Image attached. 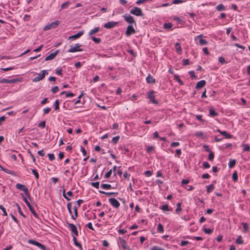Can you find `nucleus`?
<instances>
[{
	"instance_id": "obj_1",
	"label": "nucleus",
	"mask_w": 250,
	"mask_h": 250,
	"mask_svg": "<svg viewBox=\"0 0 250 250\" xmlns=\"http://www.w3.org/2000/svg\"><path fill=\"white\" fill-rule=\"evenodd\" d=\"M67 209H68V212H69V214L71 216V218L73 220H76L77 217H78V207H77V206H74L73 207V210H74V215L72 214V209H71V208H72V204H71V203L70 202V203H68L67 204Z\"/></svg>"
},
{
	"instance_id": "obj_2",
	"label": "nucleus",
	"mask_w": 250,
	"mask_h": 250,
	"mask_svg": "<svg viewBox=\"0 0 250 250\" xmlns=\"http://www.w3.org/2000/svg\"><path fill=\"white\" fill-rule=\"evenodd\" d=\"M48 74V72L47 70H42L41 71V72L40 73L38 74L37 77H35L33 79V82H38L43 80L44 79V78L45 77V75H47Z\"/></svg>"
},
{
	"instance_id": "obj_3",
	"label": "nucleus",
	"mask_w": 250,
	"mask_h": 250,
	"mask_svg": "<svg viewBox=\"0 0 250 250\" xmlns=\"http://www.w3.org/2000/svg\"><path fill=\"white\" fill-rule=\"evenodd\" d=\"M118 244L120 245L124 250H130V249L127 245L126 241L123 238L119 237L118 238Z\"/></svg>"
},
{
	"instance_id": "obj_4",
	"label": "nucleus",
	"mask_w": 250,
	"mask_h": 250,
	"mask_svg": "<svg viewBox=\"0 0 250 250\" xmlns=\"http://www.w3.org/2000/svg\"><path fill=\"white\" fill-rule=\"evenodd\" d=\"M16 188L17 189L23 191L24 192V193L25 194V195L27 197H28V198L29 199L30 198V195H29V192H28V189L27 188L25 185L18 183L16 185Z\"/></svg>"
},
{
	"instance_id": "obj_5",
	"label": "nucleus",
	"mask_w": 250,
	"mask_h": 250,
	"mask_svg": "<svg viewBox=\"0 0 250 250\" xmlns=\"http://www.w3.org/2000/svg\"><path fill=\"white\" fill-rule=\"evenodd\" d=\"M60 21H55L52 22L50 24H47L45 25L43 28L44 30H49L51 29L56 28L60 24Z\"/></svg>"
},
{
	"instance_id": "obj_6",
	"label": "nucleus",
	"mask_w": 250,
	"mask_h": 250,
	"mask_svg": "<svg viewBox=\"0 0 250 250\" xmlns=\"http://www.w3.org/2000/svg\"><path fill=\"white\" fill-rule=\"evenodd\" d=\"M130 13L136 16H142L143 15L142 9L138 7H134L130 10Z\"/></svg>"
},
{
	"instance_id": "obj_7",
	"label": "nucleus",
	"mask_w": 250,
	"mask_h": 250,
	"mask_svg": "<svg viewBox=\"0 0 250 250\" xmlns=\"http://www.w3.org/2000/svg\"><path fill=\"white\" fill-rule=\"evenodd\" d=\"M82 45L79 43H77L74 46H71L69 49L67 51L69 53H74L76 52H81L83 51L82 49L80 48Z\"/></svg>"
},
{
	"instance_id": "obj_8",
	"label": "nucleus",
	"mask_w": 250,
	"mask_h": 250,
	"mask_svg": "<svg viewBox=\"0 0 250 250\" xmlns=\"http://www.w3.org/2000/svg\"><path fill=\"white\" fill-rule=\"evenodd\" d=\"M147 97L149 99L151 103L157 104H158V102L155 99V92L152 90L147 93Z\"/></svg>"
},
{
	"instance_id": "obj_9",
	"label": "nucleus",
	"mask_w": 250,
	"mask_h": 250,
	"mask_svg": "<svg viewBox=\"0 0 250 250\" xmlns=\"http://www.w3.org/2000/svg\"><path fill=\"white\" fill-rule=\"evenodd\" d=\"M125 21L129 24L134 23L136 24V22L133 17L129 14H125L123 16Z\"/></svg>"
},
{
	"instance_id": "obj_10",
	"label": "nucleus",
	"mask_w": 250,
	"mask_h": 250,
	"mask_svg": "<svg viewBox=\"0 0 250 250\" xmlns=\"http://www.w3.org/2000/svg\"><path fill=\"white\" fill-rule=\"evenodd\" d=\"M203 35L200 34L195 37V41L197 43H199L201 45H206L208 43V42L205 40L202 39Z\"/></svg>"
},
{
	"instance_id": "obj_11",
	"label": "nucleus",
	"mask_w": 250,
	"mask_h": 250,
	"mask_svg": "<svg viewBox=\"0 0 250 250\" xmlns=\"http://www.w3.org/2000/svg\"><path fill=\"white\" fill-rule=\"evenodd\" d=\"M28 243L29 244H33V245H34L37 246L39 248H40L42 250H46V248L41 243H40L36 241H35V240H32V239H30L28 241Z\"/></svg>"
},
{
	"instance_id": "obj_12",
	"label": "nucleus",
	"mask_w": 250,
	"mask_h": 250,
	"mask_svg": "<svg viewBox=\"0 0 250 250\" xmlns=\"http://www.w3.org/2000/svg\"><path fill=\"white\" fill-rule=\"evenodd\" d=\"M28 243L29 244H33V245H34L37 246L39 248H40L42 250H46V248L41 243H40L36 241H35V240H32V239H30L28 241Z\"/></svg>"
},
{
	"instance_id": "obj_13",
	"label": "nucleus",
	"mask_w": 250,
	"mask_h": 250,
	"mask_svg": "<svg viewBox=\"0 0 250 250\" xmlns=\"http://www.w3.org/2000/svg\"><path fill=\"white\" fill-rule=\"evenodd\" d=\"M136 33L135 29L132 25H129L126 29L125 32V35L127 37L130 36L132 34H134Z\"/></svg>"
},
{
	"instance_id": "obj_14",
	"label": "nucleus",
	"mask_w": 250,
	"mask_h": 250,
	"mask_svg": "<svg viewBox=\"0 0 250 250\" xmlns=\"http://www.w3.org/2000/svg\"><path fill=\"white\" fill-rule=\"evenodd\" d=\"M118 22L115 21H108L104 25V27L106 29H111L118 25Z\"/></svg>"
},
{
	"instance_id": "obj_15",
	"label": "nucleus",
	"mask_w": 250,
	"mask_h": 250,
	"mask_svg": "<svg viewBox=\"0 0 250 250\" xmlns=\"http://www.w3.org/2000/svg\"><path fill=\"white\" fill-rule=\"evenodd\" d=\"M109 202L112 207L116 208H118L120 206L119 202L114 198H110L109 199Z\"/></svg>"
},
{
	"instance_id": "obj_16",
	"label": "nucleus",
	"mask_w": 250,
	"mask_h": 250,
	"mask_svg": "<svg viewBox=\"0 0 250 250\" xmlns=\"http://www.w3.org/2000/svg\"><path fill=\"white\" fill-rule=\"evenodd\" d=\"M83 34H84V31L83 30L80 31L78 33H77L76 34L69 37L68 40H76L77 39L79 38Z\"/></svg>"
},
{
	"instance_id": "obj_17",
	"label": "nucleus",
	"mask_w": 250,
	"mask_h": 250,
	"mask_svg": "<svg viewBox=\"0 0 250 250\" xmlns=\"http://www.w3.org/2000/svg\"><path fill=\"white\" fill-rule=\"evenodd\" d=\"M59 52V50H56L55 52L51 53L50 55L46 57L45 60L47 61L54 59L58 54Z\"/></svg>"
},
{
	"instance_id": "obj_18",
	"label": "nucleus",
	"mask_w": 250,
	"mask_h": 250,
	"mask_svg": "<svg viewBox=\"0 0 250 250\" xmlns=\"http://www.w3.org/2000/svg\"><path fill=\"white\" fill-rule=\"evenodd\" d=\"M68 225L71 231L74 233L75 235H78V231L76 227L74 224L71 223H69Z\"/></svg>"
},
{
	"instance_id": "obj_19",
	"label": "nucleus",
	"mask_w": 250,
	"mask_h": 250,
	"mask_svg": "<svg viewBox=\"0 0 250 250\" xmlns=\"http://www.w3.org/2000/svg\"><path fill=\"white\" fill-rule=\"evenodd\" d=\"M209 115L211 117H214L218 115V113L216 112L213 107H209Z\"/></svg>"
},
{
	"instance_id": "obj_20",
	"label": "nucleus",
	"mask_w": 250,
	"mask_h": 250,
	"mask_svg": "<svg viewBox=\"0 0 250 250\" xmlns=\"http://www.w3.org/2000/svg\"><path fill=\"white\" fill-rule=\"evenodd\" d=\"M63 196L65 199H66L67 201H70V199L67 196L68 195V196L71 197L73 195V193L71 191H68L66 194L65 193V190L63 189V192H62Z\"/></svg>"
},
{
	"instance_id": "obj_21",
	"label": "nucleus",
	"mask_w": 250,
	"mask_h": 250,
	"mask_svg": "<svg viewBox=\"0 0 250 250\" xmlns=\"http://www.w3.org/2000/svg\"><path fill=\"white\" fill-rule=\"evenodd\" d=\"M205 84L206 81L205 80H201L197 82L195 87L196 89H200L204 87L205 85Z\"/></svg>"
},
{
	"instance_id": "obj_22",
	"label": "nucleus",
	"mask_w": 250,
	"mask_h": 250,
	"mask_svg": "<svg viewBox=\"0 0 250 250\" xmlns=\"http://www.w3.org/2000/svg\"><path fill=\"white\" fill-rule=\"evenodd\" d=\"M146 81L148 83H154L156 82L155 79L150 74L146 77Z\"/></svg>"
},
{
	"instance_id": "obj_23",
	"label": "nucleus",
	"mask_w": 250,
	"mask_h": 250,
	"mask_svg": "<svg viewBox=\"0 0 250 250\" xmlns=\"http://www.w3.org/2000/svg\"><path fill=\"white\" fill-rule=\"evenodd\" d=\"M100 28L99 27H95L89 32L88 35L91 36L92 35L98 33L100 31Z\"/></svg>"
},
{
	"instance_id": "obj_24",
	"label": "nucleus",
	"mask_w": 250,
	"mask_h": 250,
	"mask_svg": "<svg viewBox=\"0 0 250 250\" xmlns=\"http://www.w3.org/2000/svg\"><path fill=\"white\" fill-rule=\"evenodd\" d=\"M217 131L219 132L221 134L224 136L226 138H230L231 137V135L229 133H228L225 131H221L220 129H218Z\"/></svg>"
},
{
	"instance_id": "obj_25",
	"label": "nucleus",
	"mask_w": 250,
	"mask_h": 250,
	"mask_svg": "<svg viewBox=\"0 0 250 250\" xmlns=\"http://www.w3.org/2000/svg\"><path fill=\"white\" fill-rule=\"evenodd\" d=\"M16 81L15 79H2L1 80L0 82L2 83H12L16 82Z\"/></svg>"
},
{
	"instance_id": "obj_26",
	"label": "nucleus",
	"mask_w": 250,
	"mask_h": 250,
	"mask_svg": "<svg viewBox=\"0 0 250 250\" xmlns=\"http://www.w3.org/2000/svg\"><path fill=\"white\" fill-rule=\"evenodd\" d=\"M73 240L76 246L79 247L80 250H83L82 245L77 242V239L75 236L73 237Z\"/></svg>"
},
{
	"instance_id": "obj_27",
	"label": "nucleus",
	"mask_w": 250,
	"mask_h": 250,
	"mask_svg": "<svg viewBox=\"0 0 250 250\" xmlns=\"http://www.w3.org/2000/svg\"><path fill=\"white\" fill-rule=\"evenodd\" d=\"M175 48L177 52L179 54H181L182 52V48L179 43L176 42L175 44Z\"/></svg>"
},
{
	"instance_id": "obj_28",
	"label": "nucleus",
	"mask_w": 250,
	"mask_h": 250,
	"mask_svg": "<svg viewBox=\"0 0 250 250\" xmlns=\"http://www.w3.org/2000/svg\"><path fill=\"white\" fill-rule=\"evenodd\" d=\"M28 208H29V210H30V211L31 212V213H32V214L34 215V216L35 217H36V218H38L39 215L36 213V212L35 211V210L34 209V208H33V207L32 206H30V207H28Z\"/></svg>"
},
{
	"instance_id": "obj_29",
	"label": "nucleus",
	"mask_w": 250,
	"mask_h": 250,
	"mask_svg": "<svg viewBox=\"0 0 250 250\" xmlns=\"http://www.w3.org/2000/svg\"><path fill=\"white\" fill-rule=\"evenodd\" d=\"M101 188L104 189H110L111 188V186L109 184H103L101 185Z\"/></svg>"
},
{
	"instance_id": "obj_30",
	"label": "nucleus",
	"mask_w": 250,
	"mask_h": 250,
	"mask_svg": "<svg viewBox=\"0 0 250 250\" xmlns=\"http://www.w3.org/2000/svg\"><path fill=\"white\" fill-rule=\"evenodd\" d=\"M172 27V24L170 22L165 23L164 24V28L166 29L170 30Z\"/></svg>"
},
{
	"instance_id": "obj_31",
	"label": "nucleus",
	"mask_w": 250,
	"mask_h": 250,
	"mask_svg": "<svg viewBox=\"0 0 250 250\" xmlns=\"http://www.w3.org/2000/svg\"><path fill=\"white\" fill-rule=\"evenodd\" d=\"M15 206L17 207V209H18V212L19 213H20V214L22 216V217H23L24 218L25 217V215L23 213L22 211H21V208L20 207V206H19V205L18 204V203H16L15 204Z\"/></svg>"
},
{
	"instance_id": "obj_32",
	"label": "nucleus",
	"mask_w": 250,
	"mask_h": 250,
	"mask_svg": "<svg viewBox=\"0 0 250 250\" xmlns=\"http://www.w3.org/2000/svg\"><path fill=\"white\" fill-rule=\"evenodd\" d=\"M206 188H207V191L208 193L212 192L214 188V187L213 185H210L209 186H208L206 187Z\"/></svg>"
},
{
	"instance_id": "obj_33",
	"label": "nucleus",
	"mask_w": 250,
	"mask_h": 250,
	"mask_svg": "<svg viewBox=\"0 0 250 250\" xmlns=\"http://www.w3.org/2000/svg\"><path fill=\"white\" fill-rule=\"evenodd\" d=\"M157 231L160 233H163L164 229L163 226L161 224H159L157 227Z\"/></svg>"
},
{
	"instance_id": "obj_34",
	"label": "nucleus",
	"mask_w": 250,
	"mask_h": 250,
	"mask_svg": "<svg viewBox=\"0 0 250 250\" xmlns=\"http://www.w3.org/2000/svg\"><path fill=\"white\" fill-rule=\"evenodd\" d=\"M236 164L235 160H231L229 163V168H232Z\"/></svg>"
},
{
	"instance_id": "obj_35",
	"label": "nucleus",
	"mask_w": 250,
	"mask_h": 250,
	"mask_svg": "<svg viewBox=\"0 0 250 250\" xmlns=\"http://www.w3.org/2000/svg\"><path fill=\"white\" fill-rule=\"evenodd\" d=\"M181 205H182L181 203H178L177 204V208L175 210L176 212L177 213H179L182 210Z\"/></svg>"
},
{
	"instance_id": "obj_36",
	"label": "nucleus",
	"mask_w": 250,
	"mask_h": 250,
	"mask_svg": "<svg viewBox=\"0 0 250 250\" xmlns=\"http://www.w3.org/2000/svg\"><path fill=\"white\" fill-rule=\"evenodd\" d=\"M99 192H100V193H101L102 194H106L107 196H110L111 195H116L118 194L116 192H105L104 191H101V190H100Z\"/></svg>"
},
{
	"instance_id": "obj_37",
	"label": "nucleus",
	"mask_w": 250,
	"mask_h": 250,
	"mask_svg": "<svg viewBox=\"0 0 250 250\" xmlns=\"http://www.w3.org/2000/svg\"><path fill=\"white\" fill-rule=\"evenodd\" d=\"M174 79L176 80L177 82L181 85L184 84L183 82L182 81V80L180 79L179 77L177 75H174Z\"/></svg>"
},
{
	"instance_id": "obj_38",
	"label": "nucleus",
	"mask_w": 250,
	"mask_h": 250,
	"mask_svg": "<svg viewBox=\"0 0 250 250\" xmlns=\"http://www.w3.org/2000/svg\"><path fill=\"white\" fill-rule=\"evenodd\" d=\"M216 9L219 11H223L225 10V7L222 4H220L216 6Z\"/></svg>"
},
{
	"instance_id": "obj_39",
	"label": "nucleus",
	"mask_w": 250,
	"mask_h": 250,
	"mask_svg": "<svg viewBox=\"0 0 250 250\" xmlns=\"http://www.w3.org/2000/svg\"><path fill=\"white\" fill-rule=\"evenodd\" d=\"M70 4V2L68 1H66L65 2L62 3L61 5V9H64L66 8Z\"/></svg>"
},
{
	"instance_id": "obj_40",
	"label": "nucleus",
	"mask_w": 250,
	"mask_h": 250,
	"mask_svg": "<svg viewBox=\"0 0 250 250\" xmlns=\"http://www.w3.org/2000/svg\"><path fill=\"white\" fill-rule=\"evenodd\" d=\"M243 227V229L244 232L248 231L249 227L248 225L246 223H242V224Z\"/></svg>"
},
{
	"instance_id": "obj_41",
	"label": "nucleus",
	"mask_w": 250,
	"mask_h": 250,
	"mask_svg": "<svg viewBox=\"0 0 250 250\" xmlns=\"http://www.w3.org/2000/svg\"><path fill=\"white\" fill-rule=\"evenodd\" d=\"M236 243L238 244H242L243 243V241L241 236H239L237 237V238L236 240Z\"/></svg>"
},
{
	"instance_id": "obj_42",
	"label": "nucleus",
	"mask_w": 250,
	"mask_h": 250,
	"mask_svg": "<svg viewBox=\"0 0 250 250\" xmlns=\"http://www.w3.org/2000/svg\"><path fill=\"white\" fill-rule=\"evenodd\" d=\"M32 173L35 175L36 179H38L39 178V174L37 170L35 169H32Z\"/></svg>"
},
{
	"instance_id": "obj_43",
	"label": "nucleus",
	"mask_w": 250,
	"mask_h": 250,
	"mask_svg": "<svg viewBox=\"0 0 250 250\" xmlns=\"http://www.w3.org/2000/svg\"><path fill=\"white\" fill-rule=\"evenodd\" d=\"M91 39L95 42L97 43H99L101 41V39L100 38H96L95 37H92Z\"/></svg>"
},
{
	"instance_id": "obj_44",
	"label": "nucleus",
	"mask_w": 250,
	"mask_h": 250,
	"mask_svg": "<svg viewBox=\"0 0 250 250\" xmlns=\"http://www.w3.org/2000/svg\"><path fill=\"white\" fill-rule=\"evenodd\" d=\"M54 106L55 110L59 109V101L58 100H56L54 103Z\"/></svg>"
},
{
	"instance_id": "obj_45",
	"label": "nucleus",
	"mask_w": 250,
	"mask_h": 250,
	"mask_svg": "<svg viewBox=\"0 0 250 250\" xmlns=\"http://www.w3.org/2000/svg\"><path fill=\"white\" fill-rule=\"evenodd\" d=\"M185 2L184 0H173L172 3L174 4H177L181 3H183Z\"/></svg>"
},
{
	"instance_id": "obj_46",
	"label": "nucleus",
	"mask_w": 250,
	"mask_h": 250,
	"mask_svg": "<svg viewBox=\"0 0 250 250\" xmlns=\"http://www.w3.org/2000/svg\"><path fill=\"white\" fill-rule=\"evenodd\" d=\"M62 69L60 68H57L56 69V73L58 75L62 76Z\"/></svg>"
},
{
	"instance_id": "obj_47",
	"label": "nucleus",
	"mask_w": 250,
	"mask_h": 250,
	"mask_svg": "<svg viewBox=\"0 0 250 250\" xmlns=\"http://www.w3.org/2000/svg\"><path fill=\"white\" fill-rule=\"evenodd\" d=\"M232 179L234 182H236L238 180V175L236 172H234L232 174Z\"/></svg>"
},
{
	"instance_id": "obj_48",
	"label": "nucleus",
	"mask_w": 250,
	"mask_h": 250,
	"mask_svg": "<svg viewBox=\"0 0 250 250\" xmlns=\"http://www.w3.org/2000/svg\"><path fill=\"white\" fill-rule=\"evenodd\" d=\"M160 208L163 210V211H168L169 210L168 208V207L167 205H165L162 206Z\"/></svg>"
},
{
	"instance_id": "obj_49",
	"label": "nucleus",
	"mask_w": 250,
	"mask_h": 250,
	"mask_svg": "<svg viewBox=\"0 0 250 250\" xmlns=\"http://www.w3.org/2000/svg\"><path fill=\"white\" fill-rule=\"evenodd\" d=\"M119 139H120V137L119 136H117L113 137L112 138V141L114 144H115L118 142Z\"/></svg>"
},
{
	"instance_id": "obj_50",
	"label": "nucleus",
	"mask_w": 250,
	"mask_h": 250,
	"mask_svg": "<svg viewBox=\"0 0 250 250\" xmlns=\"http://www.w3.org/2000/svg\"><path fill=\"white\" fill-rule=\"evenodd\" d=\"M112 169H110L109 170L105 175L104 177L105 178H108L110 177L112 174Z\"/></svg>"
},
{
	"instance_id": "obj_51",
	"label": "nucleus",
	"mask_w": 250,
	"mask_h": 250,
	"mask_svg": "<svg viewBox=\"0 0 250 250\" xmlns=\"http://www.w3.org/2000/svg\"><path fill=\"white\" fill-rule=\"evenodd\" d=\"M99 185H100V183L99 182H92L91 183V185L96 188H99Z\"/></svg>"
},
{
	"instance_id": "obj_52",
	"label": "nucleus",
	"mask_w": 250,
	"mask_h": 250,
	"mask_svg": "<svg viewBox=\"0 0 250 250\" xmlns=\"http://www.w3.org/2000/svg\"><path fill=\"white\" fill-rule=\"evenodd\" d=\"M0 209H1L3 212V215H7V213L6 211V209L2 205H0Z\"/></svg>"
},
{
	"instance_id": "obj_53",
	"label": "nucleus",
	"mask_w": 250,
	"mask_h": 250,
	"mask_svg": "<svg viewBox=\"0 0 250 250\" xmlns=\"http://www.w3.org/2000/svg\"><path fill=\"white\" fill-rule=\"evenodd\" d=\"M154 150V148L152 146H149L147 148L146 151L149 153H151Z\"/></svg>"
},
{
	"instance_id": "obj_54",
	"label": "nucleus",
	"mask_w": 250,
	"mask_h": 250,
	"mask_svg": "<svg viewBox=\"0 0 250 250\" xmlns=\"http://www.w3.org/2000/svg\"><path fill=\"white\" fill-rule=\"evenodd\" d=\"M51 91L53 93H56L59 91V87L57 86L53 87L51 89Z\"/></svg>"
},
{
	"instance_id": "obj_55",
	"label": "nucleus",
	"mask_w": 250,
	"mask_h": 250,
	"mask_svg": "<svg viewBox=\"0 0 250 250\" xmlns=\"http://www.w3.org/2000/svg\"><path fill=\"white\" fill-rule=\"evenodd\" d=\"M214 155L213 152H210L208 155V160L209 161H212L214 159Z\"/></svg>"
},
{
	"instance_id": "obj_56",
	"label": "nucleus",
	"mask_w": 250,
	"mask_h": 250,
	"mask_svg": "<svg viewBox=\"0 0 250 250\" xmlns=\"http://www.w3.org/2000/svg\"><path fill=\"white\" fill-rule=\"evenodd\" d=\"M244 150L245 151H249L250 150V147L248 144H245L244 145Z\"/></svg>"
},
{
	"instance_id": "obj_57",
	"label": "nucleus",
	"mask_w": 250,
	"mask_h": 250,
	"mask_svg": "<svg viewBox=\"0 0 250 250\" xmlns=\"http://www.w3.org/2000/svg\"><path fill=\"white\" fill-rule=\"evenodd\" d=\"M43 111L44 114H48L51 111V108L46 107L43 109Z\"/></svg>"
},
{
	"instance_id": "obj_58",
	"label": "nucleus",
	"mask_w": 250,
	"mask_h": 250,
	"mask_svg": "<svg viewBox=\"0 0 250 250\" xmlns=\"http://www.w3.org/2000/svg\"><path fill=\"white\" fill-rule=\"evenodd\" d=\"M150 250H165V249L160 248L158 246H153L152 247Z\"/></svg>"
},
{
	"instance_id": "obj_59",
	"label": "nucleus",
	"mask_w": 250,
	"mask_h": 250,
	"mask_svg": "<svg viewBox=\"0 0 250 250\" xmlns=\"http://www.w3.org/2000/svg\"><path fill=\"white\" fill-rule=\"evenodd\" d=\"M204 232L206 234H210L212 232V230L209 228H206L204 229Z\"/></svg>"
},
{
	"instance_id": "obj_60",
	"label": "nucleus",
	"mask_w": 250,
	"mask_h": 250,
	"mask_svg": "<svg viewBox=\"0 0 250 250\" xmlns=\"http://www.w3.org/2000/svg\"><path fill=\"white\" fill-rule=\"evenodd\" d=\"M152 172L150 170H147L145 172V175L146 177H150L152 175Z\"/></svg>"
},
{
	"instance_id": "obj_61",
	"label": "nucleus",
	"mask_w": 250,
	"mask_h": 250,
	"mask_svg": "<svg viewBox=\"0 0 250 250\" xmlns=\"http://www.w3.org/2000/svg\"><path fill=\"white\" fill-rule=\"evenodd\" d=\"M38 126L42 128H44L45 127V122L42 121L39 125Z\"/></svg>"
},
{
	"instance_id": "obj_62",
	"label": "nucleus",
	"mask_w": 250,
	"mask_h": 250,
	"mask_svg": "<svg viewBox=\"0 0 250 250\" xmlns=\"http://www.w3.org/2000/svg\"><path fill=\"white\" fill-rule=\"evenodd\" d=\"M203 167L205 168H208L210 167V165L207 162H205L203 163Z\"/></svg>"
},
{
	"instance_id": "obj_63",
	"label": "nucleus",
	"mask_w": 250,
	"mask_h": 250,
	"mask_svg": "<svg viewBox=\"0 0 250 250\" xmlns=\"http://www.w3.org/2000/svg\"><path fill=\"white\" fill-rule=\"evenodd\" d=\"M180 145V143L177 142H173L171 144L170 146L171 147H176Z\"/></svg>"
},
{
	"instance_id": "obj_64",
	"label": "nucleus",
	"mask_w": 250,
	"mask_h": 250,
	"mask_svg": "<svg viewBox=\"0 0 250 250\" xmlns=\"http://www.w3.org/2000/svg\"><path fill=\"white\" fill-rule=\"evenodd\" d=\"M195 135L198 137H202L203 136V133L202 131H197L195 133Z\"/></svg>"
}]
</instances>
